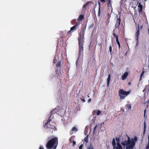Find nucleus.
<instances>
[{
  "instance_id": "1",
  "label": "nucleus",
  "mask_w": 149,
  "mask_h": 149,
  "mask_svg": "<svg viewBox=\"0 0 149 149\" xmlns=\"http://www.w3.org/2000/svg\"><path fill=\"white\" fill-rule=\"evenodd\" d=\"M137 140V138L136 136L134 137V138H131L130 139L128 136L126 134L123 137L121 143L124 147L126 146V149H133Z\"/></svg>"
},
{
  "instance_id": "2",
  "label": "nucleus",
  "mask_w": 149,
  "mask_h": 149,
  "mask_svg": "<svg viewBox=\"0 0 149 149\" xmlns=\"http://www.w3.org/2000/svg\"><path fill=\"white\" fill-rule=\"evenodd\" d=\"M58 144L57 137L50 139L47 143L46 147L47 149H56Z\"/></svg>"
},
{
  "instance_id": "3",
  "label": "nucleus",
  "mask_w": 149,
  "mask_h": 149,
  "mask_svg": "<svg viewBox=\"0 0 149 149\" xmlns=\"http://www.w3.org/2000/svg\"><path fill=\"white\" fill-rule=\"evenodd\" d=\"M85 28L84 26H82L81 30L79 34V36L78 38L79 45H84V32L85 31Z\"/></svg>"
},
{
  "instance_id": "4",
  "label": "nucleus",
  "mask_w": 149,
  "mask_h": 149,
  "mask_svg": "<svg viewBox=\"0 0 149 149\" xmlns=\"http://www.w3.org/2000/svg\"><path fill=\"white\" fill-rule=\"evenodd\" d=\"M130 93V91H126L123 89H120L118 91V95L120 99H124Z\"/></svg>"
},
{
  "instance_id": "5",
  "label": "nucleus",
  "mask_w": 149,
  "mask_h": 149,
  "mask_svg": "<svg viewBox=\"0 0 149 149\" xmlns=\"http://www.w3.org/2000/svg\"><path fill=\"white\" fill-rule=\"evenodd\" d=\"M44 127L49 129V130L52 129L54 130L56 128V127L52 124L51 125L50 123L45 124L44 125Z\"/></svg>"
},
{
  "instance_id": "6",
  "label": "nucleus",
  "mask_w": 149,
  "mask_h": 149,
  "mask_svg": "<svg viewBox=\"0 0 149 149\" xmlns=\"http://www.w3.org/2000/svg\"><path fill=\"white\" fill-rule=\"evenodd\" d=\"M116 141L117 143V149H123L122 146L120 143H119L120 138L118 137H116Z\"/></svg>"
},
{
  "instance_id": "7",
  "label": "nucleus",
  "mask_w": 149,
  "mask_h": 149,
  "mask_svg": "<svg viewBox=\"0 0 149 149\" xmlns=\"http://www.w3.org/2000/svg\"><path fill=\"white\" fill-rule=\"evenodd\" d=\"M80 24L79 23L77 22L75 25L70 28V30L68 31V33H69L71 31L75 30L76 29L78 28Z\"/></svg>"
},
{
  "instance_id": "8",
  "label": "nucleus",
  "mask_w": 149,
  "mask_h": 149,
  "mask_svg": "<svg viewBox=\"0 0 149 149\" xmlns=\"http://www.w3.org/2000/svg\"><path fill=\"white\" fill-rule=\"evenodd\" d=\"M83 45H79V56H80L81 54L83 52L84 47H83Z\"/></svg>"
},
{
  "instance_id": "9",
  "label": "nucleus",
  "mask_w": 149,
  "mask_h": 149,
  "mask_svg": "<svg viewBox=\"0 0 149 149\" xmlns=\"http://www.w3.org/2000/svg\"><path fill=\"white\" fill-rule=\"evenodd\" d=\"M120 22H121V20H120V16L119 17V18L117 19V20L116 23L115 25V28H118V29H119V26L120 24Z\"/></svg>"
},
{
  "instance_id": "10",
  "label": "nucleus",
  "mask_w": 149,
  "mask_h": 149,
  "mask_svg": "<svg viewBox=\"0 0 149 149\" xmlns=\"http://www.w3.org/2000/svg\"><path fill=\"white\" fill-rule=\"evenodd\" d=\"M139 25L138 24V29L137 30V31L136 33L135 36L136 39V40L138 41L139 38Z\"/></svg>"
},
{
  "instance_id": "11",
  "label": "nucleus",
  "mask_w": 149,
  "mask_h": 149,
  "mask_svg": "<svg viewBox=\"0 0 149 149\" xmlns=\"http://www.w3.org/2000/svg\"><path fill=\"white\" fill-rule=\"evenodd\" d=\"M84 15L83 14H81L79 15L78 18L77 19V21H78L81 22L84 19Z\"/></svg>"
},
{
  "instance_id": "12",
  "label": "nucleus",
  "mask_w": 149,
  "mask_h": 149,
  "mask_svg": "<svg viewBox=\"0 0 149 149\" xmlns=\"http://www.w3.org/2000/svg\"><path fill=\"white\" fill-rule=\"evenodd\" d=\"M128 74V73L127 72H125L124 74L122 76V79L123 80H124L126 79Z\"/></svg>"
},
{
  "instance_id": "13",
  "label": "nucleus",
  "mask_w": 149,
  "mask_h": 149,
  "mask_svg": "<svg viewBox=\"0 0 149 149\" xmlns=\"http://www.w3.org/2000/svg\"><path fill=\"white\" fill-rule=\"evenodd\" d=\"M138 7L139 8L138 10L139 12V13H141L142 12L143 9V6L141 4V3H139Z\"/></svg>"
},
{
  "instance_id": "14",
  "label": "nucleus",
  "mask_w": 149,
  "mask_h": 149,
  "mask_svg": "<svg viewBox=\"0 0 149 149\" xmlns=\"http://www.w3.org/2000/svg\"><path fill=\"white\" fill-rule=\"evenodd\" d=\"M112 145L113 147V149H115V148L117 149V147L116 146L115 140V139L114 138L112 140Z\"/></svg>"
},
{
  "instance_id": "15",
  "label": "nucleus",
  "mask_w": 149,
  "mask_h": 149,
  "mask_svg": "<svg viewBox=\"0 0 149 149\" xmlns=\"http://www.w3.org/2000/svg\"><path fill=\"white\" fill-rule=\"evenodd\" d=\"M111 75L110 74H109L107 79V86L108 87L109 85L110 81L111 79Z\"/></svg>"
},
{
  "instance_id": "16",
  "label": "nucleus",
  "mask_w": 149,
  "mask_h": 149,
  "mask_svg": "<svg viewBox=\"0 0 149 149\" xmlns=\"http://www.w3.org/2000/svg\"><path fill=\"white\" fill-rule=\"evenodd\" d=\"M113 36L115 38H116V40H117L118 39V36L115 33V30H114L113 32Z\"/></svg>"
},
{
  "instance_id": "17",
  "label": "nucleus",
  "mask_w": 149,
  "mask_h": 149,
  "mask_svg": "<svg viewBox=\"0 0 149 149\" xmlns=\"http://www.w3.org/2000/svg\"><path fill=\"white\" fill-rule=\"evenodd\" d=\"M88 2H87L86 4L84 5L83 7L82 10L83 11H85L86 10V7L88 6Z\"/></svg>"
},
{
  "instance_id": "18",
  "label": "nucleus",
  "mask_w": 149,
  "mask_h": 149,
  "mask_svg": "<svg viewBox=\"0 0 149 149\" xmlns=\"http://www.w3.org/2000/svg\"><path fill=\"white\" fill-rule=\"evenodd\" d=\"M108 16H109L107 18V20L106 21V25H108L109 22H110L109 19H110V16L109 15V13L108 14Z\"/></svg>"
},
{
  "instance_id": "19",
  "label": "nucleus",
  "mask_w": 149,
  "mask_h": 149,
  "mask_svg": "<svg viewBox=\"0 0 149 149\" xmlns=\"http://www.w3.org/2000/svg\"><path fill=\"white\" fill-rule=\"evenodd\" d=\"M56 67L57 68H60L61 67V61L58 62V63L56 64Z\"/></svg>"
},
{
  "instance_id": "20",
  "label": "nucleus",
  "mask_w": 149,
  "mask_h": 149,
  "mask_svg": "<svg viewBox=\"0 0 149 149\" xmlns=\"http://www.w3.org/2000/svg\"><path fill=\"white\" fill-rule=\"evenodd\" d=\"M57 109H54V110L50 112V113L51 115H52L53 114H55L56 113L57 111L56 110Z\"/></svg>"
},
{
  "instance_id": "21",
  "label": "nucleus",
  "mask_w": 149,
  "mask_h": 149,
  "mask_svg": "<svg viewBox=\"0 0 149 149\" xmlns=\"http://www.w3.org/2000/svg\"><path fill=\"white\" fill-rule=\"evenodd\" d=\"M52 115H50L49 117L48 118V120L47 121V122L45 123V124H48L49 123L50 121H51V117Z\"/></svg>"
},
{
  "instance_id": "22",
  "label": "nucleus",
  "mask_w": 149,
  "mask_h": 149,
  "mask_svg": "<svg viewBox=\"0 0 149 149\" xmlns=\"http://www.w3.org/2000/svg\"><path fill=\"white\" fill-rule=\"evenodd\" d=\"M98 3L99 5V8H98V15L99 16H100V3L99 2H98Z\"/></svg>"
},
{
  "instance_id": "23",
  "label": "nucleus",
  "mask_w": 149,
  "mask_h": 149,
  "mask_svg": "<svg viewBox=\"0 0 149 149\" xmlns=\"http://www.w3.org/2000/svg\"><path fill=\"white\" fill-rule=\"evenodd\" d=\"M108 1V6L109 7L110 6H111V0H107Z\"/></svg>"
},
{
  "instance_id": "24",
  "label": "nucleus",
  "mask_w": 149,
  "mask_h": 149,
  "mask_svg": "<svg viewBox=\"0 0 149 149\" xmlns=\"http://www.w3.org/2000/svg\"><path fill=\"white\" fill-rule=\"evenodd\" d=\"M126 107L127 109H130L131 107V105L130 104H127L126 105Z\"/></svg>"
},
{
  "instance_id": "25",
  "label": "nucleus",
  "mask_w": 149,
  "mask_h": 149,
  "mask_svg": "<svg viewBox=\"0 0 149 149\" xmlns=\"http://www.w3.org/2000/svg\"><path fill=\"white\" fill-rule=\"evenodd\" d=\"M88 136H87L86 137H85L84 139V141L85 142H86V143L88 142Z\"/></svg>"
},
{
  "instance_id": "26",
  "label": "nucleus",
  "mask_w": 149,
  "mask_h": 149,
  "mask_svg": "<svg viewBox=\"0 0 149 149\" xmlns=\"http://www.w3.org/2000/svg\"><path fill=\"white\" fill-rule=\"evenodd\" d=\"M72 131L76 132L77 131V130L75 127H74L72 129Z\"/></svg>"
},
{
  "instance_id": "27",
  "label": "nucleus",
  "mask_w": 149,
  "mask_h": 149,
  "mask_svg": "<svg viewBox=\"0 0 149 149\" xmlns=\"http://www.w3.org/2000/svg\"><path fill=\"white\" fill-rule=\"evenodd\" d=\"M97 125H95V126L94 127V128L93 130V134H95V131L96 130V129L97 128Z\"/></svg>"
},
{
  "instance_id": "28",
  "label": "nucleus",
  "mask_w": 149,
  "mask_h": 149,
  "mask_svg": "<svg viewBox=\"0 0 149 149\" xmlns=\"http://www.w3.org/2000/svg\"><path fill=\"white\" fill-rule=\"evenodd\" d=\"M76 20L75 19H74L73 20H72L71 21V23L72 24H74L76 23Z\"/></svg>"
},
{
  "instance_id": "29",
  "label": "nucleus",
  "mask_w": 149,
  "mask_h": 149,
  "mask_svg": "<svg viewBox=\"0 0 149 149\" xmlns=\"http://www.w3.org/2000/svg\"><path fill=\"white\" fill-rule=\"evenodd\" d=\"M144 74V72H143V71L142 72V73H141V74L140 75V79H139V81H140L142 79V76H143V75Z\"/></svg>"
},
{
  "instance_id": "30",
  "label": "nucleus",
  "mask_w": 149,
  "mask_h": 149,
  "mask_svg": "<svg viewBox=\"0 0 149 149\" xmlns=\"http://www.w3.org/2000/svg\"><path fill=\"white\" fill-rule=\"evenodd\" d=\"M101 113V111L100 110H98L97 111V112L96 113L97 115V116L99 115Z\"/></svg>"
},
{
  "instance_id": "31",
  "label": "nucleus",
  "mask_w": 149,
  "mask_h": 149,
  "mask_svg": "<svg viewBox=\"0 0 149 149\" xmlns=\"http://www.w3.org/2000/svg\"><path fill=\"white\" fill-rule=\"evenodd\" d=\"M109 50L110 52V53L111 54V52H112V46L110 45L109 47Z\"/></svg>"
},
{
  "instance_id": "32",
  "label": "nucleus",
  "mask_w": 149,
  "mask_h": 149,
  "mask_svg": "<svg viewBox=\"0 0 149 149\" xmlns=\"http://www.w3.org/2000/svg\"><path fill=\"white\" fill-rule=\"evenodd\" d=\"M56 57L55 56L54 58V59L53 60L54 64L57 61V59H56Z\"/></svg>"
},
{
  "instance_id": "33",
  "label": "nucleus",
  "mask_w": 149,
  "mask_h": 149,
  "mask_svg": "<svg viewBox=\"0 0 149 149\" xmlns=\"http://www.w3.org/2000/svg\"><path fill=\"white\" fill-rule=\"evenodd\" d=\"M146 112V109H145L144 110V117L146 119L147 116H146L145 114Z\"/></svg>"
},
{
  "instance_id": "34",
  "label": "nucleus",
  "mask_w": 149,
  "mask_h": 149,
  "mask_svg": "<svg viewBox=\"0 0 149 149\" xmlns=\"http://www.w3.org/2000/svg\"><path fill=\"white\" fill-rule=\"evenodd\" d=\"M145 128H146L145 121H144V132H143L144 134L145 132Z\"/></svg>"
},
{
  "instance_id": "35",
  "label": "nucleus",
  "mask_w": 149,
  "mask_h": 149,
  "mask_svg": "<svg viewBox=\"0 0 149 149\" xmlns=\"http://www.w3.org/2000/svg\"><path fill=\"white\" fill-rule=\"evenodd\" d=\"M82 147L83 144H81L79 146V149H82Z\"/></svg>"
},
{
  "instance_id": "36",
  "label": "nucleus",
  "mask_w": 149,
  "mask_h": 149,
  "mask_svg": "<svg viewBox=\"0 0 149 149\" xmlns=\"http://www.w3.org/2000/svg\"><path fill=\"white\" fill-rule=\"evenodd\" d=\"M39 149H44V148L42 146H40L39 147Z\"/></svg>"
},
{
  "instance_id": "37",
  "label": "nucleus",
  "mask_w": 149,
  "mask_h": 149,
  "mask_svg": "<svg viewBox=\"0 0 149 149\" xmlns=\"http://www.w3.org/2000/svg\"><path fill=\"white\" fill-rule=\"evenodd\" d=\"M116 40V42L118 45H119V44H120V43L118 39L117 40Z\"/></svg>"
},
{
  "instance_id": "38",
  "label": "nucleus",
  "mask_w": 149,
  "mask_h": 149,
  "mask_svg": "<svg viewBox=\"0 0 149 149\" xmlns=\"http://www.w3.org/2000/svg\"><path fill=\"white\" fill-rule=\"evenodd\" d=\"M80 99L82 102H85V100L84 98H83V99L80 98Z\"/></svg>"
},
{
  "instance_id": "39",
  "label": "nucleus",
  "mask_w": 149,
  "mask_h": 149,
  "mask_svg": "<svg viewBox=\"0 0 149 149\" xmlns=\"http://www.w3.org/2000/svg\"><path fill=\"white\" fill-rule=\"evenodd\" d=\"M73 143V145L74 146L76 144V142L75 141H72Z\"/></svg>"
},
{
  "instance_id": "40",
  "label": "nucleus",
  "mask_w": 149,
  "mask_h": 149,
  "mask_svg": "<svg viewBox=\"0 0 149 149\" xmlns=\"http://www.w3.org/2000/svg\"><path fill=\"white\" fill-rule=\"evenodd\" d=\"M91 99L90 98V99H89L88 100V102L90 103V102H91Z\"/></svg>"
},
{
  "instance_id": "41",
  "label": "nucleus",
  "mask_w": 149,
  "mask_h": 149,
  "mask_svg": "<svg viewBox=\"0 0 149 149\" xmlns=\"http://www.w3.org/2000/svg\"><path fill=\"white\" fill-rule=\"evenodd\" d=\"M146 87L143 90V92H145L146 91Z\"/></svg>"
},
{
  "instance_id": "42",
  "label": "nucleus",
  "mask_w": 149,
  "mask_h": 149,
  "mask_svg": "<svg viewBox=\"0 0 149 149\" xmlns=\"http://www.w3.org/2000/svg\"><path fill=\"white\" fill-rule=\"evenodd\" d=\"M73 139V137H72L70 138V140H69V141H70V142H71V140H72V139Z\"/></svg>"
},
{
  "instance_id": "43",
  "label": "nucleus",
  "mask_w": 149,
  "mask_h": 149,
  "mask_svg": "<svg viewBox=\"0 0 149 149\" xmlns=\"http://www.w3.org/2000/svg\"><path fill=\"white\" fill-rule=\"evenodd\" d=\"M88 149H93V148L92 147H90Z\"/></svg>"
},
{
  "instance_id": "44",
  "label": "nucleus",
  "mask_w": 149,
  "mask_h": 149,
  "mask_svg": "<svg viewBox=\"0 0 149 149\" xmlns=\"http://www.w3.org/2000/svg\"><path fill=\"white\" fill-rule=\"evenodd\" d=\"M118 45V48L120 49V44Z\"/></svg>"
},
{
  "instance_id": "45",
  "label": "nucleus",
  "mask_w": 149,
  "mask_h": 149,
  "mask_svg": "<svg viewBox=\"0 0 149 149\" xmlns=\"http://www.w3.org/2000/svg\"><path fill=\"white\" fill-rule=\"evenodd\" d=\"M60 38L61 39V40H62V42H63V37H61Z\"/></svg>"
},
{
  "instance_id": "46",
  "label": "nucleus",
  "mask_w": 149,
  "mask_h": 149,
  "mask_svg": "<svg viewBox=\"0 0 149 149\" xmlns=\"http://www.w3.org/2000/svg\"><path fill=\"white\" fill-rule=\"evenodd\" d=\"M96 111H93V115L94 114V112H96Z\"/></svg>"
},
{
  "instance_id": "47",
  "label": "nucleus",
  "mask_w": 149,
  "mask_h": 149,
  "mask_svg": "<svg viewBox=\"0 0 149 149\" xmlns=\"http://www.w3.org/2000/svg\"><path fill=\"white\" fill-rule=\"evenodd\" d=\"M58 69H56V72H57L58 71Z\"/></svg>"
},
{
  "instance_id": "48",
  "label": "nucleus",
  "mask_w": 149,
  "mask_h": 149,
  "mask_svg": "<svg viewBox=\"0 0 149 149\" xmlns=\"http://www.w3.org/2000/svg\"><path fill=\"white\" fill-rule=\"evenodd\" d=\"M148 34H149V29H148Z\"/></svg>"
},
{
  "instance_id": "49",
  "label": "nucleus",
  "mask_w": 149,
  "mask_h": 149,
  "mask_svg": "<svg viewBox=\"0 0 149 149\" xmlns=\"http://www.w3.org/2000/svg\"><path fill=\"white\" fill-rule=\"evenodd\" d=\"M88 97H89V95H88Z\"/></svg>"
},
{
  "instance_id": "50",
  "label": "nucleus",
  "mask_w": 149,
  "mask_h": 149,
  "mask_svg": "<svg viewBox=\"0 0 149 149\" xmlns=\"http://www.w3.org/2000/svg\"><path fill=\"white\" fill-rule=\"evenodd\" d=\"M147 0H144L145 1H146Z\"/></svg>"
}]
</instances>
